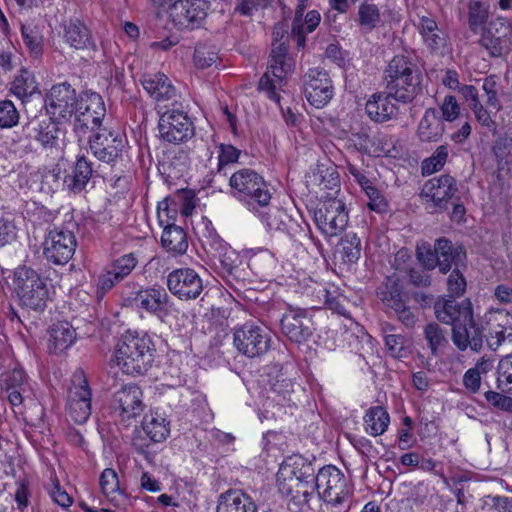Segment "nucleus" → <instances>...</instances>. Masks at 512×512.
<instances>
[{
	"mask_svg": "<svg viewBox=\"0 0 512 512\" xmlns=\"http://www.w3.org/2000/svg\"><path fill=\"white\" fill-rule=\"evenodd\" d=\"M230 195L252 213L270 205L272 192L270 184L257 171L241 168L229 178Z\"/></svg>",
	"mask_w": 512,
	"mask_h": 512,
	"instance_id": "nucleus-1",
	"label": "nucleus"
},
{
	"mask_svg": "<svg viewBox=\"0 0 512 512\" xmlns=\"http://www.w3.org/2000/svg\"><path fill=\"white\" fill-rule=\"evenodd\" d=\"M384 82L394 100L409 103L421 91V72L412 58L396 55L388 63Z\"/></svg>",
	"mask_w": 512,
	"mask_h": 512,
	"instance_id": "nucleus-2",
	"label": "nucleus"
},
{
	"mask_svg": "<svg viewBox=\"0 0 512 512\" xmlns=\"http://www.w3.org/2000/svg\"><path fill=\"white\" fill-rule=\"evenodd\" d=\"M152 346L149 336L128 330L118 341L115 362L127 375H142L153 362Z\"/></svg>",
	"mask_w": 512,
	"mask_h": 512,
	"instance_id": "nucleus-3",
	"label": "nucleus"
},
{
	"mask_svg": "<svg viewBox=\"0 0 512 512\" xmlns=\"http://www.w3.org/2000/svg\"><path fill=\"white\" fill-rule=\"evenodd\" d=\"M314 492L327 508L334 512H348L352 489L344 473L334 465L318 470L313 481Z\"/></svg>",
	"mask_w": 512,
	"mask_h": 512,
	"instance_id": "nucleus-4",
	"label": "nucleus"
},
{
	"mask_svg": "<svg viewBox=\"0 0 512 512\" xmlns=\"http://www.w3.org/2000/svg\"><path fill=\"white\" fill-rule=\"evenodd\" d=\"M295 69V61L288 52V44L272 43L267 71L259 80V90L264 91L267 97L280 102L279 90L286 84V78Z\"/></svg>",
	"mask_w": 512,
	"mask_h": 512,
	"instance_id": "nucleus-5",
	"label": "nucleus"
},
{
	"mask_svg": "<svg viewBox=\"0 0 512 512\" xmlns=\"http://www.w3.org/2000/svg\"><path fill=\"white\" fill-rule=\"evenodd\" d=\"M13 283L22 307L35 312L45 310L50 298L46 279L41 277L34 269L22 266L15 270Z\"/></svg>",
	"mask_w": 512,
	"mask_h": 512,
	"instance_id": "nucleus-6",
	"label": "nucleus"
},
{
	"mask_svg": "<svg viewBox=\"0 0 512 512\" xmlns=\"http://www.w3.org/2000/svg\"><path fill=\"white\" fill-rule=\"evenodd\" d=\"M121 299L123 306L142 309L165 323L171 315L170 297L164 289H142L135 284H127L122 288Z\"/></svg>",
	"mask_w": 512,
	"mask_h": 512,
	"instance_id": "nucleus-7",
	"label": "nucleus"
},
{
	"mask_svg": "<svg viewBox=\"0 0 512 512\" xmlns=\"http://www.w3.org/2000/svg\"><path fill=\"white\" fill-rule=\"evenodd\" d=\"M106 115V107L100 94L95 92H82L79 95L78 105L73 113V131L79 141L88 133L93 134L100 130Z\"/></svg>",
	"mask_w": 512,
	"mask_h": 512,
	"instance_id": "nucleus-8",
	"label": "nucleus"
},
{
	"mask_svg": "<svg viewBox=\"0 0 512 512\" xmlns=\"http://www.w3.org/2000/svg\"><path fill=\"white\" fill-rule=\"evenodd\" d=\"M233 344L240 354L248 358H256L267 353L271 345V337L264 326L247 322L235 328Z\"/></svg>",
	"mask_w": 512,
	"mask_h": 512,
	"instance_id": "nucleus-9",
	"label": "nucleus"
},
{
	"mask_svg": "<svg viewBox=\"0 0 512 512\" xmlns=\"http://www.w3.org/2000/svg\"><path fill=\"white\" fill-rule=\"evenodd\" d=\"M485 315L475 318L473 311H466L462 315V322L452 328V341L461 351L470 348L474 352H480L483 348L485 332L487 330Z\"/></svg>",
	"mask_w": 512,
	"mask_h": 512,
	"instance_id": "nucleus-10",
	"label": "nucleus"
},
{
	"mask_svg": "<svg viewBox=\"0 0 512 512\" xmlns=\"http://www.w3.org/2000/svg\"><path fill=\"white\" fill-rule=\"evenodd\" d=\"M315 476V468L310 460L298 454L288 456L281 463L277 473L278 491L280 494H289L294 484L313 483Z\"/></svg>",
	"mask_w": 512,
	"mask_h": 512,
	"instance_id": "nucleus-11",
	"label": "nucleus"
},
{
	"mask_svg": "<svg viewBox=\"0 0 512 512\" xmlns=\"http://www.w3.org/2000/svg\"><path fill=\"white\" fill-rule=\"evenodd\" d=\"M77 247L73 231L67 227L50 229L43 242L45 259L55 265H65L75 253Z\"/></svg>",
	"mask_w": 512,
	"mask_h": 512,
	"instance_id": "nucleus-12",
	"label": "nucleus"
},
{
	"mask_svg": "<svg viewBox=\"0 0 512 512\" xmlns=\"http://www.w3.org/2000/svg\"><path fill=\"white\" fill-rule=\"evenodd\" d=\"M158 129L161 139L173 144H180L191 139L195 127L187 112L176 108L165 111L159 118Z\"/></svg>",
	"mask_w": 512,
	"mask_h": 512,
	"instance_id": "nucleus-13",
	"label": "nucleus"
},
{
	"mask_svg": "<svg viewBox=\"0 0 512 512\" xmlns=\"http://www.w3.org/2000/svg\"><path fill=\"white\" fill-rule=\"evenodd\" d=\"M88 144L96 159L114 164L122 157L126 139L120 132L103 127L89 136Z\"/></svg>",
	"mask_w": 512,
	"mask_h": 512,
	"instance_id": "nucleus-14",
	"label": "nucleus"
},
{
	"mask_svg": "<svg viewBox=\"0 0 512 512\" xmlns=\"http://www.w3.org/2000/svg\"><path fill=\"white\" fill-rule=\"evenodd\" d=\"M348 218L345 203L337 198L322 202L314 211V221L326 237L339 235L347 226Z\"/></svg>",
	"mask_w": 512,
	"mask_h": 512,
	"instance_id": "nucleus-15",
	"label": "nucleus"
},
{
	"mask_svg": "<svg viewBox=\"0 0 512 512\" xmlns=\"http://www.w3.org/2000/svg\"><path fill=\"white\" fill-rule=\"evenodd\" d=\"M209 8L207 0H177L169 8V17L175 28L190 31L203 24Z\"/></svg>",
	"mask_w": 512,
	"mask_h": 512,
	"instance_id": "nucleus-16",
	"label": "nucleus"
},
{
	"mask_svg": "<svg viewBox=\"0 0 512 512\" xmlns=\"http://www.w3.org/2000/svg\"><path fill=\"white\" fill-rule=\"evenodd\" d=\"M219 273L230 281L245 282L251 277L250 265L245 255L227 244L220 243L213 253Z\"/></svg>",
	"mask_w": 512,
	"mask_h": 512,
	"instance_id": "nucleus-17",
	"label": "nucleus"
},
{
	"mask_svg": "<svg viewBox=\"0 0 512 512\" xmlns=\"http://www.w3.org/2000/svg\"><path fill=\"white\" fill-rule=\"evenodd\" d=\"M78 100L75 89L68 82H63L53 85L46 94L45 108L53 118L69 122L75 113Z\"/></svg>",
	"mask_w": 512,
	"mask_h": 512,
	"instance_id": "nucleus-18",
	"label": "nucleus"
},
{
	"mask_svg": "<svg viewBox=\"0 0 512 512\" xmlns=\"http://www.w3.org/2000/svg\"><path fill=\"white\" fill-rule=\"evenodd\" d=\"M67 413L76 424H84L91 415V389L83 372L75 373L68 390Z\"/></svg>",
	"mask_w": 512,
	"mask_h": 512,
	"instance_id": "nucleus-19",
	"label": "nucleus"
},
{
	"mask_svg": "<svg viewBox=\"0 0 512 512\" xmlns=\"http://www.w3.org/2000/svg\"><path fill=\"white\" fill-rule=\"evenodd\" d=\"M512 24L503 17L490 21L484 28L479 40L480 45L490 56L499 57L511 45Z\"/></svg>",
	"mask_w": 512,
	"mask_h": 512,
	"instance_id": "nucleus-20",
	"label": "nucleus"
},
{
	"mask_svg": "<svg viewBox=\"0 0 512 512\" xmlns=\"http://www.w3.org/2000/svg\"><path fill=\"white\" fill-rule=\"evenodd\" d=\"M169 291L180 300L197 299L204 290L203 280L191 268L175 269L167 276Z\"/></svg>",
	"mask_w": 512,
	"mask_h": 512,
	"instance_id": "nucleus-21",
	"label": "nucleus"
},
{
	"mask_svg": "<svg viewBox=\"0 0 512 512\" xmlns=\"http://www.w3.org/2000/svg\"><path fill=\"white\" fill-rule=\"evenodd\" d=\"M142 398V390L137 385L123 386L113 395L111 405L114 414L122 422L139 417L145 408Z\"/></svg>",
	"mask_w": 512,
	"mask_h": 512,
	"instance_id": "nucleus-22",
	"label": "nucleus"
},
{
	"mask_svg": "<svg viewBox=\"0 0 512 512\" xmlns=\"http://www.w3.org/2000/svg\"><path fill=\"white\" fill-rule=\"evenodd\" d=\"M304 94L315 108H323L333 96L332 81L326 71L310 69L304 76Z\"/></svg>",
	"mask_w": 512,
	"mask_h": 512,
	"instance_id": "nucleus-23",
	"label": "nucleus"
},
{
	"mask_svg": "<svg viewBox=\"0 0 512 512\" xmlns=\"http://www.w3.org/2000/svg\"><path fill=\"white\" fill-rule=\"evenodd\" d=\"M281 332L290 341L301 344L312 336L313 323L307 316V311L301 308L289 307L280 320Z\"/></svg>",
	"mask_w": 512,
	"mask_h": 512,
	"instance_id": "nucleus-24",
	"label": "nucleus"
},
{
	"mask_svg": "<svg viewBox=\"0 0 512 512\" xmlns=\"http://www.w3.org/2000/svg\"><path fill=\"white\" fill-rule=\"evenodd\" d=\"M487 330L484 339L489 349L495 351L506 341L512 342V317L506 310H495L485 314Z\"/></svg>",
	"mask_w": 512,
	"mask_h": 512,
	"instance_id": "nucleus-25",
	"label": "nucleus"
},
{
	"mask_svg": "<svg viewBox=\"0 0 512 512\" xmlns=\"http://www.w3.org/2000/svg\"><path fill=\"white\" fill-rule=\"evenodd\" d=\"M56 120L52 116L42 119L34 117L23 126V130L44 148H55L59 145L60 138L65 135Z\"/></svg>",
	"mask_w": 512,
	"mask_h": 512,
	"instance_id": "nucleus-26",
	"label": "nucleus"
},
{
	"mask_svg": "<svg viewBox=\"0 0 512 512\" xmlns=\"http://www.w3.org/2000/svg\"><path fill=\"white\" fill-rule=\"evenodd\" d=\"M458 191L456 180L450 175H441L428 180L422 190V196L433 203L435 211L448 208V202Z\"/></svg>",
	"mask_w": 512,
	"mask_h": 512,
	"instance_id": "nucleus-27",
	"label": "nucleus"
},
{
	"mask_svg": "<svg viewBox=\"0 0 512 512\" xmlns=\"http://www.w3.org/2000/svg\"><path fill=\"white\" fill-rule=\"evenodd\" d=\"M438 252L437 268L442 274H447L453 269L467 267L466 249L461 244H454L446 237L436 239Z\"/></svg>",
	"mask_w": 512,
	"mask_h": 512,
	"instance_id": "nucleus-28",
	"label": "nucleus"
},
{
	"mask_svg": "<svg viewBox=\"0 0 512 512\" xmlns=\"http://www.w3.org/2000/svg\"><path fill=\"white\" fill-rule=\"evenodd\" d=\"M95 173L93 162L84 155L78 156L70 170L66 171L63 185L74 194L81 193Z\"/></svg>",
	"mask_w": 512,
	"mask_h": 512,
	"instance_id": "nucleus-29",
	"label": "nucleus"
},
{
	"mask_svg": "<svg viewBox=\"0 0 512 512\" xmlns=\"http://www.w3.org/2000/svg\"><path fill=\"white\" fill-rule=\"evenodd\" d=\"M216 512H258V506L243 490L229 489L219 495Z\"/></svg>",
	"mask_w": 512,
	"mask_h": 512,
	"instance_id": "nucleus-30",
	"label": "nucleus"
},
{
	"mask_svg": "<svg viewBox=\"0 0 512 512\" xmlns=\"http://www.w3.org/2000/svg\"><path fill=\"white\" fill-rule=\"evenodd\" d=\"M64 40L77 50H97L90 29L79 19H71L64 27Z\"/></svg>",
	"mask_w": 512,
	"mask_h": 512,
	"instance_id": "nucleus-31",
	"label": "nucleus"
},
{
	"mask_svg": "<svg viewBox=\"0 0 512 512\" xmlns=\"http://www.w3.org/2000/svg\"><path fill=\"white\" fill-rule=\"evenodd\" d=\"M445 130L444 123L435 108H427L421 118L416 135L421 142H438Z\"/></svg>",
	"mask_w": 512,
	"mask_h": 512,
	"instance_id": "nucleus-32",
	"label": "nucleus"
},
{
	"mask_svg": "<svg viewBox=\"0 0 512 512\" xmlns=\"http://www.w3.org/2000/svg\"><path fill=\"white\" fill-rule=\"evenodd\" d=\"M390 96L385 89V92L372 95L365 105V111L368 117L378 123L385 122L397 112V106L392 103Z\"/></svg>",
	"mask_w": 512,
	"mask_h": 512,
	"instance_id": "nucleus-33",
	"label": "nucleus"
},
{
	"mask_svg": "<svg viewBox=\"0 0 512 512\" xmlns=\"http://www.w3.org/2000/svg\"><path fill=\"white\" fill-rule=\"evenodd\" d=\"M466 311H473L470 300L466 299L462 302H457L455 299H447L438 301L435 304V314L437 319L445 324L452 325L462 322V315Z\"/></svg>",
	"mask_w": 512,
	"mask_h": 512,
	"instance_id": "nucleus-34",
	"label": "nucleus"
},
{
	"mask_svg": "<svg viewBox=\"0 0 512 512\" xmlns=\"http://www.w3.org/2000/svg\"><path fill=\"white\" fill-rule=\"evenodd\" d=\"M141 83L146 92L156 101L170 100L176 95V89L163 73L145 74Z\"/></svg>",
	"mask_w": 512,
	"mask_h": 512,
	"instance_id": "nucleus-35",
	"label": "nucleus"
},
{
	"mask_svg": "<svg viewBox=\"0 0 512 512\" xmlns=\"http://www.w3.org/2000/svg\"><path fill=\"white\" fill-rule=\"evenodd\" d=\"M100 487L102 493L115 507H125L128 502V496L120 488V482L116 471L112 468L103 470L100 476Z\"/></svg>",
	"mask_w": 512,
	"mask_h": 512,
	"instance_id": "nucleus-36",
	"label": "nucleus"
},
{
	"mask_svg": "<svg viewBox=\"0 0 512 512\" xmlns=\"http://www.w3.org/2000/svg\"><path fill=\"white\" fill-rule=\"evenodd\" d=\"M161 244L167 252L173 255H182L188 248L187 235L180 226L167 221L161 236Z\"/></svg>",
	"mask_w": 512,
	"mask_h": 512,
	"instance_id": "nucleus-37",
	"label": "nucleus"
},
{
	"mask_svg": "<svg viewBox=\"0 0 512 512\" xmlns=\"http://www.w3.org/2000/svg\"><path fill=\"white\" fill-rule=\"evenodd\" d=\"M10 92L22 103L27 102L34 94L40 93L34 74L26 68L18 71L11 82Z\"/></svg>",
	"mask_w": 512,
	"mask_h": 512,
	"instance_id": "nucleus-38",
	"label": "nucleus"
},
{
	"mask_svg": "<svg viewBox=\"0 0 512 512\" xmlns=\"http://www.w3.org/2000/svg\"><path fill=\"white\" fill-rule=\"evenodd\" d=\"M76 340V333L68 322H57L50 329L49 349L62 352L70 347Z\"/></svg>",
	"mask_w": 512,
	"mask_h": 512,
	"instance_id": "nucleus-39",
	"label": "nucleus"
},
{
	"mask_svg": "<svg viewBox=\"0 0 512 512\" xmlns=\"http://www.w3.org/2000/svg\"><path fill=\"white\" fill-rule=\"evenodd\" d=\"M377 296L389 309L400 307L404 300L403 285L397 278L389 277L379 286Z\"/></svg>",
	"mask_w": 512,
	"mask_h": 512,
	"instance_id": "nucleus-40",
	"label": "nucleus"
},
{
	"mask_svg": "<svg viewBox=\"0 0 512 512\" xmlns=\"http://www.w3.org/2000/svg\"><path fill=\"white\" fill-rule=\"evenodd\" d=\"M21 35L23 43L30 56L38 59L43 54L44 35L42 29L33 23L21 24Z\"/></svg>",
	"mask_w": 512,
	"mask_h": 512,
	"instance_id": "nucleus-41",
	"label": "nucleus"
},
{
	"mask_svg": "<svg viewBox=\"0 0 512 512\" xmlns=\"http://www.w3.org/2000/svg\"><path fill=\"white\" fill-rule=\"evenodd\" d=\"M142 427L146 435L153 442L164 441L170 433L169 421L157 412H151L146 415L143 419Z\"/></svg>",
	"mask_w": 512,
	"mask_h": 512,
	"instance_id": "nucleus-42",
	"label": "nucleus"
},
{
	"mask_svg": "<svg viewBox=\"0 0 512 512\" xmlns=\"http://www.w3.org/2000/svg\"><path fill=\"white\" fill-rule=\"evenodd\" d=\"M499 173L512 175V137H498L492 147Z\"/></svg>",
	"mask_w": 512,
	"mask_h": 512,
	"instance_id": "nucleus-43",
	"label": "nucleus"
},
{
	"mask_svg": "<svg viewBox=\"0 0 512 512\" xmlns=\"http://www.w3.org/2000/svg\"><path fill=\"white\" fill-rule=\"evenodd\" d=\"M418 27L424 43L431 51H439L444 46L445 39L441 36L438 25L433 19L421 17Z\"/></svg>",
	"mask_w": 512,
	"mask_h": 512,
	"instance_id": "nucleus-44",
	"label": "nucleus"
},
{
	"mask_svg": "<svg viewBox=\"0 0 512 512\" xmlns=\"http://www.w3.org/2000/svg\"><path fill=\"white\" fill-rule=\"evenodd\" d=\"M388 412L381 406L370 408L364 416L365 429L373 436L383 434L389 425Z\"/></svg>",
	"mask_w": 512,
	"mask_h": 512,
	"instance_id": "nucleus-45",
	"label": "nucleus"
},
{
	"mask_svg": "<svg viewBox=\"0 0 512 512\" xmlns=\"http://www.w3.org/2000/svg\"><path fill=\"white\" fill-rule=\"evenodd\" d=\"M341 259L346 264L356 263L361 256V241L355 233L345 234L339 243Z\"/></svg>",
	"mask_w": 512,
	"mask_h": 512,
	"instance_id": "nucleus-46",
	"label": "nucleus"
},
{
	"mask_svg": "<svg viewBox=\"0 0 512 512\" xmlns=\"http://www.w3.org/2000/svg\"><path fill=\"white\" fill-rule=\"evenodd\" d=\"M218 60V50L215 45L209 43H199L196 45L193 61L197 68H209L213 64H216Z\"/></svg>",
	"mask_w": 512,
	"mask_h": 512,
	"instance_id": "nucleus-47",
	"label": "nucleus"
},
{
	"mask_svg": "<svg viewBox=\"0 0 512 512\" xmlns=\"http://www.w3.org/2000/svg\"><path fill=\"white\" fill-rule=\"evenodd\" d=\"M358 22L366 31L375 29L381 22L378 6L367 1L361 3L358 9Z\"/></svg>",
	"mask_w": 512,
	"mask_h": 512,
	"instance_id": "nucleus-48",
	"label": "nucleus"
},
{
	"mask_svg": "<svg viewBox=\"0 0 512 512\" xmlns=\"http://www.w3.org/2000/svg\"><path fill=\"white\" fill-rule=\"evenodd\" d=\"M241 151L231 144L221 143L218 145V164L217 173L223 176L227 175V167L237 163Z\"/></svg>",
	"mask_w": 512,
	"mask_h": 512,
	"instance_id": "nucleus-49",
	"label": "nucleus"
},
{
	"mask_svg": "<svg viewBox=\"0 0 512 512\" xmlns=\"http://www.w3.org/2000/svg\"><path fill=\"white\" fill-rule=\"evenodd\" d=\"M415 254L418 262L425 270L431 271L437 268L438 252L436 241L434 242L433 247L428 242L417 244Z\"/></svg>",
	"mask_w": 512,
	"mask_h": 512,
	"instance_id": "nucleus-50",
	"label": "nucleus"
},
{
	"mask_svg": "<svg viewBox=\"0 0 512 512\" xmlns=\"http://www.w3.org/2000/svg\"><path fill=\"white\" fill-rule=\"evenodd\" d=\"M307 0H298V5L295 10V16L291 26V37L296 42L297 49L300 50L305 47V32L303 25V14L306 9Z\"/></svg>",
	"mask_w": 512,
	"mask_h": 512,
	"instance_id": "nucleus-51",
	"label": "nucleus"
},
{
	"mask_svg": "<svg viewBox=\"0 0 512 512\" xmlns=\"http://www.w3.org/2000/svg\"><path fill=\"white\" fill-rule=\"evenodd\" d=\"M283 497L291 499L297 507L309 506L314 496V486L311 482H301L299 485H293L289 494H281Z\"/></svg>",
	"mask_w": 512,
	"mask_h": 512,
	"instance_id": "nucleus-52",
	"label": "nucleus"
},
{
	"mask_svg": "<svg viewBox=\"0 0 512 512\" xmlns=\"http://www.w3.org/2000/svg\"><path fill=\"white\" fill-rule=\"evenodd\" d=\"M424 336L433 355H437L438 350L447 344L446 332L437 323L427 324L424 328Z\"/></svg>",
	"mask_w": 512,
	"mask_h": 512,
	"instance_id": "nucleus-53",
	"label": "nucleus"
},
{
	"mask_svg": "<svg viewBox=\"0 0 512 512\" xmlns=\"http://www.w3.org/2000/svg\"><path fill=\"white\" fill-rule=\"evenodd\" d=\"M138 259L134 253L125 254L114 260L110 266V270L114 274V279L122 281L137 266Z\"/></svg>",
	"mask_w": 512,
	"mask_h": 512,
	"instance_id": "nucleus-54",
	"label": "nucleus"
},
{
	"mask_svg": "<svg viewBox=\"0 0 512 512\" xmlns=\"http://www.w3.org/2000/svg\"><path fill=\"white\" fill-rule=\"evenodd\" d=\"M448 158V147L446 145L439 146L435 152L428 158L424 159L421 165L423 175H431L443 168Z\"/></svg>",
	"mask_w": 512,
	"mask_h": 512,
	"instance_id": "nucleus-55",
	"label": "nucleus"
},
{
	"mask_svg": "<svg viewBox=\"0 0 512 512\" xmlns=\"http://www.w3.org/2000/svg\"><path fill=\"white\" fill-rule=\"evenodd\" d=\"M294 383L284 374L278 373L275 376L269 375V391L274 394V400L278 397V401L287 400L293 391Z\"/></svg>",
	"mask_w": 512,
	"mask_h": 512,
	"instance_id": "nucleus-56",
	"label": "nucleus"
},
{
	"mask_svg": "<svg viewBox=\"0 0 512 512\" xmlns=\"http://www.w3.org/2000/svg\"><path fill=\"white\" fill-rule=\"evenodd\" d=\"M255 214L261 217L262 223L269 231H285L287 228L288 216L280 209H274L265 213H262L260 210L259 213Z\"/></svg>",
	"mask_w": 512,
	"mask_h": 512,
	"instance_id": "nucleus-57",
	"label": "nucleus"
},
{
	"mask_svg": "<svg viewBox=\"0 0 512 512\" xmlns=\"http://www.w3.org/2000/svg\"><path fill=\"white\" fill-rule=\"evenodd\" d=\"M18 228L11 213L0 217V247L12 243L17 238Z\"/></svg>",
	"mask_w": 512,
	"mask_h": 512,
	"instance_id": "nucleus-58",
	"label": "nucleus"
},
{
	"mask_svg": "<svg viewBox=\"0 0 512 512\" xmlns=\"http://www.w3.org/2000/svg\"><path fill=\"white\" fill-rule=\"evenodd\" d=\"M497 373V387L503 392H512V388H507L508 385H512V355H508L500 360Z\"/></svg>",
	"mask_w": 512,
	"mask_h": 512,
	"instance_id": "nucleus-59",
	"label": "nucleus"
},
{
	"mask_svg": "<svg viewBox=\"0 0 512 512\" xmlns=\"http://www.w3.org/2000/svg\"><path fill=\"white\" fill-rule=\"evenodd\" d=\"M19 112L10 100L0 101V127L11 128L19 121Z\"/></svg>",
	"mask_w": 512,
	"mask_h": 512,
	"instance_id": "nucleus-60",
	"label": "nucleus"
},
{
	"mask_svg": "<svg viewBox=\"0 0 512 512\" xmlns=\"http://www.w3.org/2000/svg\"><path fill=\"white\" fill-rule=\"evenodd\" d=\"M366 196L368 197L367 206L370 210L375 211L377 213H386L388 211V202L385 199L384 195L381 193L379 189H377L373 184L367 186L364 190Z\"/></svg>",
	"mask_w": 512,
	"mask_h": 512,
	"instance_id": "nucleus-61",
	"label": "nucleus"
},
{
	"mask_svg": "<svg viewBox=\"0 0 512 512\" xmlns=\"http://www.w3.org/2000/svg\"><path fill=\"white\" fill-rule=\"evenodd\" d=\"M487 7L480 0H470L469 3V26L476 31L487 19Z\"/></svg>",
	"mask_w": 512,
	"mask_h": 512,
	"instance_id": "nucleus-62",
	"label": "nucleus"
},
{
	"mask_svg": "<svg viewBox=\"0 0 512 512\" xmlns=\"http://www.w3.org/2000/svg\"><path fill=\"white\" fill-rule=\"evenodd\" d=\"M464 268L453 269L447 279V287L451 296H462L467 287L466 279L462 273Z\"/></svg>",
	"mask_w": 512,
	"mask_h": 512,
	"instance_id": "nucleus-63",
	"label": "nucleus"
},
{
	"mask_svg": "<svg viewBox=\"0 0 512 512\" xmlns=\"http://www.w3.org/2000/svg\"><path fill=\"white\" fill-rule=\"evenodd\" d=\"M4 385L6 390L22 389V391H29L26 374L22 368L18 367L7 373Z\"/></svg>",
	"mask_w": 512,
	"mask_h": 512,
	"instance_id": "nucleus-64",
	"label": "nucleus"
}]
</instances>
